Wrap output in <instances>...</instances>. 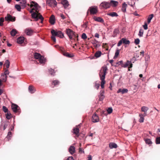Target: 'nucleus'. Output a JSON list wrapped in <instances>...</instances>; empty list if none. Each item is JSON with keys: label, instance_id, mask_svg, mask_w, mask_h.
Masks as SVG:
<instances>
[{"label": "nucleus", "instance_id": "f257e3e1", "mask_svg": "<svg viewBox=\"0 0 160 160\" xmlns=\"http://www.w3.org/2000/svg\"><path fill=\"white\" fill-rule=\"evenodd\" d=\"M28 6H29V4H28ZM31 10L30 11V12L32 14V16L33 18L37 19L39 18L41 20V22L42 23L43 22L44 18L42 15L39 13V9L40 7L38 4L33 1L31 2L30 5Z\"/></svg>", "mask_w": 160, "mask_h": 160}, {"label": "nucleus", "instance_id": "f03ea898", "mask_svg": "<svg viewBox=\"0 0 160 160\" xmlns=\"http://www.w3.org/2000/svg\"><path fill=\"white\" fill-rule=\"evenodd\" d=\"M107 70V67L106 66H103L102 68L99 73L100 80H101V86L102 88H104V85L105 83V79Z\"/></svg>", "mask_w": 160, "mask_h": 160}, {"label": "nucleus", "instance_id": "7ed1b4c3", "mask_svg": "<svg viewBox=\"0 0 160 160\" xmlns=\"http://www.w3.org/2000/svg\"><path fill=\"white\" fill-rule=\"evenodd\" d=\"M66 32L69 37L70 39H71L73 37L75 38H78V35L75 34L72 30L70 29H68L66 30Z\"/></svg>", "mask_w": 160, "mask_h": 160}, {"label": "nucleus", "instance_id": "20e7f679", "mask_svg": "<svg viewBox=\"0 0 160 160\" xmlns=\"http://www.w3.org/2000/svg\"><path fill=\"white\" fill-rule=\"evenodd\" d=\"M47 4L51 7H55L57 4L56 0H47Z\"/></svg>", "mask_w": 160, "mask_h": 160}, {"label": "nucleus", "instance_id": "39448f33", "mask_svg": "<svg viewBox=\"0 0 160 160\" xmlns=\"http://www.w3.org/2000/svg\"><path fill=\"white\" fill-rule=\"evenodd\" d=\"M89 10L90 12V14L91 15H95L98 12V8L97 7H90L89 8Z\"/></svg>", "mask_w": 160, "mask_h": 160}, {"label": "nucleus", "instance_id": "423d86ee", "mask_svg": "<svg viewBox=\"0 0 160 160\" xmlns=\"http://www.w3.org/2000/svg\"><path fill=\"white\" fill-rule=\"evenodd\" d=\"M51 33L52 35V36L51 37L52 39L54 42H56V39L55 37L58 36V31H56L55 30L52 29L51 31Z\"/></svg>", "mask_w": 160, "mask_h": 160}, {"label": "nucleus", "instance_id": "0eeeda50", "mask_svg": "<svg viewBox=\"0 0 160 160\" xmlns=\"http://www.w3.org/2000/svg\"><path fill=\"white\" fill-rule=\"evenodd\" d=\"M11 108L13 112L15 113L17 112L19 109V107L17 105L14 103L12 104Z\"/></svg>", "mask_w": 160, "mask_h": 160}, {"label": "nucleus", "instance_id": "6e6552de", "mask_svg": "<svg viewBox=\"0 0 160 160\" xmlns=\"http://www.w3.org/2000/svg\"><path fill=\"white\" fill-rule=\"evenodd\" d=\"M5 20L11 21L12 22L14 21L15 20V17L12 16L10 14H8L7 16L5 18Z\"/></svg>", "mask_w": 160, "mask_h": 160}, {"label": "nucleus", "instance_id": "1a4fd4ad", "mask_svg": "<svg viewBox=\"0 0 160 160\" xmlns=\"http://www.w3.org/2000/svg\"><path fill=\"white\" fill-rule=\"evenodd\" d=\"M100 6L102 8L107 9V8H110V4L109 3V2H103L101 4Z\"/></svg>", "mask_w": 160, "mask_h": 160}, {"label": "nucleus", "instance_id": "9d476101", "mask_svg": "<svg viewBox=\"0 0 160 160\" xmlns=\"http://www.w3.org/2000/svg\"><path fill=\"white\" fill-rule=\"evenodd\" d=\"M62 48L60 49V51L61 53H62L64 56L67 57L68 58H72L73 57V55L71 54H69L68 52H65V51L62 50Z\"/></svg>", "mask_w": 160, "mask_h": 160}, {"label": "nucleus", "instance_id": "9b49d317", "mask_svg": "<svg viewBox=\"0 0 160 160\" xmlns=\"http://www.w3.org/2000/svg\"><path fill=\"white\" fill-rule=\"evenodd\" d=\"M99 119L98 116L96 113L94 114L92 116V122L95 123L99 121Z\"/></svg>", "mask_w": 160, "mask_h": 160}, {"label": "nucleus", "instance_id": "f8f14e48", "mask_svg": "<svg viewBox=\"0 0 160 160\" xmlns=\"http://www.w3.org/2000/svg\"><path fill=\"white\" fill-rule=\"evenodd\" d=\"M25 32L28 35H32L33 33V31L30 28H27L25 29Z\"/></svg>", "mask_w": 160, "mask_h": 160}, {"label": "nucleus", "instance_id": "ddd939ff", "mask_svg": "<svg viewBox=\"0 0 160 160\" xmlns=\"http://www.w3.org/2000/svg\"><path fill=\"white\" fill-rule=\"evenodd\" d=\"M61 3L63 5L65 8H67L69 6L68 2L67 0H62Z\"/></svg>", "mask_w": 160, "mask_h": 160}, {"label": "nucleus", "instance_id": "4468645a", "mask_svg": "<svg viewBox=\"0 0 160 160\" xmlns=\"http://www.w3.org/2000/svg\"><path fill=\"white\" fill-rule=\"evenodd\" d=\"M24 41V37H20L17 38V42L18 43L22 44L23 42Z\"/></svg>", "mask_w": 160, "mask_h": 160}, {"label": "nucleus", "instance_id": "2eb2a0df", "mask_svg": "<svg viewBox=\"0 0 160 160\" xmlns=\"http://www.w3.org/2000/svg\"><path fill=\"white\" fill-rule=\"evenodd\" d=\"M128 90L127 89H119L117 92L118 93L121 92L122 94H124L127 93L128 92Z\"/></svg>", "mask_w": 160, "mask_h": 160}, {"label": "nucleus", "instance_id": "dca6fc26", "mask_svg": "<svg viewBox=\"0 0 160 160\" xmlns=\"http://www.w3.org/2000/svg\"><path fill=\"white\" fill-rule=\"evenodd\" d=\"M69 151L70 153L72 154L74 153L75 151V147L73 146H71L69 148Z\"/></svg>", "mask_w": 160, "mask_h": 160}, {"label": "nucleus", "instance_id": "f3484780", "mask_svg": "<svg viewBox=\"0 0 160 160\" xmlns=\"http://www.w3.org/2000/svg\"><path fill=\"white\" fill-rule=\"evenodd\" d=\"M50 23L51 24H54L55 22V18L54 15H51L49 19Z\"/></svg>", "mask_w": 160, "mask_h": 160}, {"label": "nucleus", "instance_id": "a211bd4d", "mask_svg": "<svg viewBox=\"0 0 160 160\" xmlns=\"http://www.w3.org/2000/svg\"><path fill=\"white\" fill-rule=\"evenodd\" d=\"M109 147L111 148H116L118 147V146L116 143L114 142H110L109 144Z\"/></svg>", "mask_w": 160, "mask_h": 160}, {"label": "nucleus", "instance_id": "6ab92c4d", "mask_svg": "<svg viewBox=\"0 0 160 160\" xmlns=\"http://www.w3.org/2000/svg\"><path fill=\"white\" fill-rule=\"evenodd\" d=\"M148 109V108L146 106H142L141 108V111L144 112V115H147L146 112Z\"/></svg>", "mask_w": 160, "mask_h": 160}, {"label": "nucleus", "instance_id": "aec40b11", "mask_svg": "<svg viewBox=\"0 0 160 160\" xmlns=\"http://www.w3.org/2000/svg\"><path fill=\"white\" fill-rule=\"evenodd\" d=\"M109 3L110 4V6H112L113 7H116L117 6L118 2L117 1L111 0Z\"/></svg>", "mask_w": 160, "mask_h": 160}, {"label": "nucleus", "instance_id": "412c9836", "mask_svg": "<svg viewBox=\"0 0 160 160\" xmlns=\"http://www.w3.org/2000/svg\"><path fill=\"white\" fill-rule=\"evenodd\" d=\"M27 1L26 0H22L20 2V3L21 4V7L22 8H24L26 7V3Z\"/></svg>", "mask_w": 160, "mask_h": 160}, {"label": "nucleus", "instance_id": "4be33fe9", "mask_svg": "<svg viewBox=\"0 0 160 160\" xmlns=\"http://www.w3.org/2000/svg\"><path fill=\"white\" fill-rule=\"evenodd\" d=\"M18 31L15 29H12L10 32V34L12 36H14L17 33Z\"/></svg>", "mask_w": 160, "mask_h": 160}, {"label": "nucleus", "instance_id": "5701e85b", "mask_svg": "<svg viewBox=\"0 0 160 160\" xmlns=\"http://www.w3.org/2000/svg\"><path fill=\"white\" fill-rule=\"evenodd\" d=\"M119 33V31L118 29V28H116L114 29L112 36L113 37H116L118 34Z\"/></svg>", "mask_w": 160, "mask_h": 160}, {"label": "nucleus", "instance_id": "b1692460", "mask_svg": "<svg viewBox=\"0 0 160 160\" xmlns=\"http://www.w3.org/2000/svg\"><path fill=\"white\" fill-rule=\"evenodd\" d=\"M102 54L101 51H98L96 52L95 54V56L97 58L100 57Z\"/></svg>", "mask_w": 160, "mask_h": 160}, {"label": "nucleus", "instance_id": "393cba45", "mask_svg": "<svg viewBox=\"0 0 160 160\" xmlns=\"http://www.w3.org/2000/svg\"><path fill=\"white\" fill-rule=\"evenodd\" d=\"M122 40L123 42V43L125 44H129L130 43V42L129 41L127 40L125 38H122Z\"/></svg>", "mask_w": 160, "mask_h": 160}, {"label": "nucleus", "instance_id": "a878e982", "mask_svg": "<svg viewBox=\"0 0 160 160\" xmlns=\"http://www.w3.org/2000/svg\"><path fill=\"white\" fill-rule=\"evenodd\" d=\"M94 20L96 21L101 22H104V20L103 18L100 17H95L94 18Z\"/></svg>", "mask_w": 160, "mask_h": 160}, {"label": "nucleus", "instance_id": "bb28decb", "mask_svg": "<svg viewBox=\"0 0 160 160\" xmlns=\"http://www.w3.org/2000/svg\"><path fill=\"white\" fill-rule=\"evenodd\" d=\"M29 91L31 93H34L35 91L34 87L30 85L28 88Z\"/></svg>", "mask_w": 160, "mask_h": 160}, {"label": "nucleus", "instance_id": "cd10ccee", "mask_svg": "<svg viewBox=\"0 0 160 160\" xmlns=\"http://www.w3.org/2000/svg\"><path fill=\"white\" fill-rule=\"evenodd\" d=\"M107 15L112 17L114 16L117 17L118 16V15L117 13L115 12H110V13H107Z\"/></svg>", "mask_w": 160, "mask_h": 160}, {"label": "nucleus", "instance_id": "c85d7f7f", "mask_svg": "<svg viewBox=\"0 0 160 160\" xmlns=\"http://www.w3.org/2000/svg\"><path fill=\"white\" fill-rule=\"evenodd\" d=\"M127 7V5L125 3H124L122 5V11L123 12H125L126 11V8Z\"/></svg>", "mask_w": 160, "mask_h": 160}, {"label": "nucleus", "instance_id": "c756f323", "mask_svg": "<svg viewBox=\"0 0 160 160\" xmlns=\"http://www.w3.org/2000/svg\"><path fill=\"white\" fill-rule=\"evenodd\" d=\"M10 64V63L9 60H7L5 61V63L4 64V65L6 68L7 69H8L9 67Z\"/></svg>", "mask_w": 160, "mask_h": 160}, {"label": "nucleus", "instance_id": "7c9ffc66", "mask_svg": "<svg viewBox=\"0 0 160 160\" xmlns=\"http://www.w3.org/2000/svg\"><path fill=\"white\" fill-rule=\"evenodd\" d=\"M34 56L36 59H38L40 57H41V55L39 53H35L34 55Z\"/></svg>", "mask_w": 160, "mask_h": 160}, {"label": "nucleus", "instance_id": "2f4dec72", "mask_svg": "<svg viewBox=\"0 0 160 160\" xmlns=\"http://www.w3.org/2000/svg\"><path fill=\"white\" fill-rule=\"evenodd\" d=\"M153 17V14H151L149 16L147 19V22L148 24L150 22L151 20Z\"/></svg>", "mask_w": 160, "mask_h": 160}, {"label": "nucleus", "instance_id": "473e14b6", "mask_svg": "<svg viewBox=\"0 0 160 160\" xmlns=\"http://www.w3.org/2000/svg\"><path fill=\"white\" fill-rule=\"evenodd\" d=\"M73 133L76 135L78 134L79 132V129L78 128H75L73 129Z\"/></svg>", "mask_w": 160, "mask_h": 160}, {"label": "nucleus", "instance_id": "72a5a7b5", "mask_svg": "<svg viewBox=\"0 0 160 160\" xmlns=\"http://www.w3.org/2000/svg\"><path fill=\"white\" fill-rule=\"evenodd\" d=\"M120 52V50L117 49L116 50V52L115 53V55L114 57V58L115 59L117 58V57L119 55Z\"/></svg>", "mask_w": 160, "mask_h": 160}, {"label": "nucleus", "instance_id": "f704fd0d", "mask_svg": "<svg viewBox=\"0 0 160 160\" xmlns=\"http://www.w3.org/2000/svg\"><path fill=\"white\" fill-rule=\"evenodd\" d=\"M6 118L8 120L10 119L12 117L11 114L9 112H8L6 114Z\"/></svg>", "mask_w": 160, "mask_h": 160}, {"label": "nucleus", "instance_id": "c9c22d12", "mask_svg": "<svg viewBox=\"0 0 160 160\" xmlns=\"http://www.w3.org/2000/svg\"><path fill=\"white\" fill-rule=\"evenodd\" d=\"M58 36L60 38H62L64 37V35L63 33H62V32L60 31H58Z\"/></svg>", "mask_w": 160, "mask_h": 160}, {"label": "nucleus", "instance_id": "e433bc0d", "mask_svg": "<svg viewBox=\"0 0 160 160\" xmlns=\"http://www.w3.org/2000/svg\"><path fill=\"white\" fill-rule=\"evenodd\" d=\"M15 7L16 9L18 12L21 11V6L18 4H16L15 6Z\"/></svg>", "mask_w": 160, "mask_h": 160}, {"label": "nucleus", "instance_id": "4c0bfd02", "mask_svg": "<svg viewBox=\"0 0 160 160\" xmlns=\"http://www.w3.org/2000/svg\"><path fill=\"white\" fill-rule=\"evenodd\" d=\"M59 83L60 82L58 80H54L52 82V84H53L54 86L58 85Z\"/></svg>", "mask_w": 160, "mask_h": 160}, {"label": "nucleus", "instance_id": "58836bf2", "mask_svg": "<svg viewBox=\"0 0 160 160\" xmlns=\"http://www.w3.org/2000/svg\"><path fill=\"white\" fill-rule=\"evenodd\" d=\"M98 42L96 40H94L92 41V43L94 44V46L96 47H98Z\"/></svg>", "mask_w": 160, "mask_h": 160}, {"label": "nucleus", "instance_id": "ea45409f", "mask_svg": "<svg viewBox=\"0 0 160 160\" xmlns=\"http://www.w3.org/2000/svg\"><path fill=\"white\" fill-rule=\"evenodd\" d=\"M143 33V30L142 29H140L139 30V33L138 34V36L140 37H142Z\"/></svg>", "mask_w": 160, "mask_h": 160}, {"label": "nucleus", "instance_id": "a19ab883", "mask_svg": "<svg viewBox=\"0 0 160 160\" xmlns=\"http://www.w3.org/2000/svg\"><path fill=\"white\" fill-rule=\"evenodd\" d=\"M7 76H6V75H4V74H2L1 75V78L3 81L4 82L6 81L7 80Z\"/></svg>", "mask_w": 160, "mask_h": 160}, {"label": "nucleus", "instance_id": "79ce46f5", "mask_svg": "<svg viewBox=\"0 0 160 160\" xmlns=\"http://www.w3.org/2000/svg\"><path fill=\"white\" fill-rule=\"evenodd\" d=\"M144 141L147 144H148V145H150V144H152V142L151 141V140L149 139H144Z\"/></svg>", "mask_w": 160, "mask_h": 160}, {"label": "nucleus", "instance_id": "37998d69", "mask_svg": "<svg viewBox=\"0 0 160 160\" xmlns=\"http://www.w3.org/2000/svg\"><path fill=\"white\" fill-rule=\"evenodd\" d=\"M88 24V22L86 21L83 23V24L82 25V28H87V24Z\"/></svg>", "mask_w": 160, "mask_h": 160}, {"label": "nucleus", "instance_id": "c03bdc74", "mask_svg": "<svg viewBox=\"0 0 160 160\" xmlns=\"http://www.w3.org/2000/svg\"><path fill=\"white\" fill-rule=\"evenodd\" d=\"M38 59L39 60V62L41 63H43L44 62V57L43 56H41V57H40V58Z\"/></svg>", "mask_w": 160, "mask_h": 160}, {"label": "nucleus", "instance_id": "a18cd8bd", "mask_svg": "<svg viewBox=\"0 0 160 160\" xmlns=\"http://www.w3.org/2000/svg\"><path fill=\"white\" fill-rule=\"evenodd\" d=\"M2 110H3V112L5 113L7 112H9L8 111V109L5 106H3L2 107Z\"/></svg>", "mask_w": 160, "mask_h": 160}, {"label": "nucleus", "instance_id": "49530a36", "mask_svg": "<svg viewBox=\"0 0 160 160\" xmlns=\"http://www.w3.org/2000/svg\"><path fill=\"white\" fill-rule=\"evenodd\" d=\"M4 21V18L3 17H1L0 18V26H2L3 25V22Z\"/></svg>", "mask_w": 160, "mask_h": 160}, {"label": "nucleus", "instance_id": "de8ad7c7", "mask_svg": "<svg viewBox=\"0 0 160 160\" xmlns=\"http://www.w3.org/2000/svg\"><path fill=\"white\" fill-rule=\"evenodd\" d=\"M156 143L160 144V137L157 138H156Z\"/></svg>", "mask_w": 160, "mask_h": 160}, {"label": "nucleus", "instance_id": "09e8293b", "mask_svg": "<svg viewBox=\"0 0 160 160\" xmlns=\"http://www.w3.org/2000/svg\"><path fill=\"white\" fill-rule=\"evenodd\" d=\"M82 38L83 39H85L87 38V36L85 33H83L82 35Z\"/></svg>", "mask_w": 160, "mask_h": 160}, {"label": "nucleus", "instance_id": "8fccbe9b", "mask_svg": "<svg viewBox=\"0 0 160 160\" xmlns=\"http://www.w3.org/2000/svg\"><path fill=\"white\" fill-rule=\"evenodd\" d=\"M49 72L50 73V74L51 75H54V74L55 72L54 70L52 69H50L49 70Z\"/></svg>", "mask_w": 160, "mask_h": 160}, {"label": "nucleus", "instance_id": "3c124183", "mask_svg": "<svg viewBox=\"0 0 160 160\" xmlns=\"http://www.w3.org/2000/svg\"><path fill=\"white\" fill-rule=\"evenodd\" d=\"M112 109L111 108H109L107 110V112L108 114H110L112 112Z\"/></svg>", "mask_w": 160, "mask_h": 160}, {"label": "nucleus", "instance_id": "603ef678", "mask_svg": "<svg viewBox=\"0 0 160 160\" xmlns=\"http://www.w3.org/2000/svg\"><path fill=\"white\" fill-rule=\"evenodd\" d=\"M140 42V40L138 38H137L135 40L134 43L136 45L139 44Z\"/></svg>", "mask_w": 160, "mask_h": 160}, {"label": "nucleus", "instance_id": "864d4df0", "mask_svg": "<svg viewBox=\"0 0 160 160\" xmlns=\"http://www.w3.org/2000/svg\"><path fill=\"white\" fill-rule=\"evenodd\" d=\"M130 63V62L128 61L124 65L123 67L124 68H126L128 66H129Z\"/></svg>", "mask_w": 160, "mask_h": 160}, {"label": "nucleus", "instance_id": "5fc2aeb1", "mask_svg": "<svg viewBox=\"0 0 160 160\" xmlns=\"http://www.w3.org/2000/svg\"><path fill=\"white\" fill-rule=\"evenodd\" d=\"M79 152L80 153H84V151L83 149L82 148L80 147L79 148Z\"/></svg>", "mask_w": 160, "mask_h": 160}, {"label": "nucleus", "instance_id": "6e6d98bb", "mask_svg": "<svg viewBox=\"0 0 160 160\" xmlns=\"http://www.w3.org/2000/svg\"><path fill=\"white\" fill-rule=\"evenodd\" d=\"M100 86V84L99 83H95V87L97 89H98Z\"/></svg>", "mask_w": 160, "mask_h": 160}, {"label": "nucleus", "instance_id": "4d7b16f0", "mask_svg": "<svg viewBox=\"0 0 160 160\" xmlns=\"http://www.w3.org/2000/svg\"><path fill=\"white\" fill-rule=\"evenodd\" d=\"M9 73V72L8 69H7L5 70V72H4L3 75H8Z\"/></svg>", "mask_w": 160, "mask_h": 160}, {"label": "nucleus", "instance_id": "13d9d810", "mask_svg": "<svg viewBox=\"0 0 160 160\" xmlns=\"http://www.w3.org/2000/svg\"><path fill=\"white\" fill-rule=\"evenodd\" d=\"M143 27L144 29L146 30L148 29V25L146 23H145L143 25Z\"/></svg>", "mask_w": 160, "mask_h": 160}, {"label": "nucleus", "instance_id": "bf43d9fd", "mask_svg": "<svg viewBox=\"0 0 160 160\" xmlns=\"http://www.w3.org/2000/svg\"><path fill=\"white\" fill-rule=\"evenodd\" d=\"M122 43H123V42L122 40V39L118 42V43L117 46H120Z\"/></svg>", "mask_w": 160, "mask_h": 160}, {"label": "nucleus", "instance_id": "052dcab7", "mask_svg": "<svg viewBox=\"0 0 160 160\" xmlns=\"http://www.w3.org/2000/svg\"><path fill=\"white\" fill-rule=\"evenodd\" d=\"M12 137V132H9L8 134V135L7 136V138H8V137H9V138H10Z\"/></svg>", "mask_w": 160, "mask_h": 160}, {"label": "nucleus", "instance_id": "680f3d73", "mask_svg": "<svg viewBox=\"0 0 160 160\" xmlns=\"http://www.w3.org/2000/svg\"><path fill=\"white\" fill-rule=\"evenodd\" d=\"M66 160H74L72 156L69 157Z\"/></svg>", "mask_w": 160, "mask_h": 160}, {"label": "nucleus", "instance_id": "e2e57ef3", "mask_svg": "<svg viewBox=\"0 0 160 160\" xmlns=\"http://www.w3.org/2000/svg\"><path fill=\"white\" fill-rule=\"evenodd\" d=\"M144 118H141L139 119V122L142 123L144 121Z\"/></svg>", "mask_w": 160, "mask_h": 160}, {"label": "nucleus", "instance_id": "0e129e2a", "mask_svg": "<svg viewBox=\"0 0 160 160\" xmlns=\"http://www.w3.org/2000/svg\"><path fill=\"white\" fill-rule=\"evenodd\" d=\"M104 98V96H99V100L101 101L103 100Z\"/></svg>", "mask_w": 160, "mask_h": 160}, {"label": "nucleus", "instance_id": "69168bd1", "mask_svg": "<svg viewBox=\"0 0 160 160\" xmlns=\"http://www.w3.org/2000/svg\"><path fill=\"white\" fill-rule=\"evenodd\" d=\"M104 93V90L101 91L100 92V94L99 96H104L103 95Z\"/></svg>", "mask_w": 160, "mask_h": 160}, {"label": "nucleus", "instance_id": "338daca9", "mask_svg": "<svg viewBox=\"0 0 160 160\" xmlns=\"http://www.w3.org/2000/svg\"><path fill=\"white\" fill-rule=\"evenodd\" d=\"M140 55L142 57H143L144 55V52L143 51H142L140 52Z\"/></svg>", "mask_w": 160, "mask_h": 160}, {"label": "nucleus", "instance_id": "774afa93", "mask_svg": "<svg viewBox=\"0 0 160 160\" xmlns=\"http://www.w3.org/2000/svg\"><path fill=\"white\" fill-rule=\"evenodd\" d=\"M60 17H61V18L62 19H64L65 18L64 15L62 14H60Z\"/></svg>", "mask_w": 160, "mask_h": 160}]
</instances>
